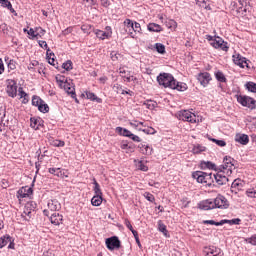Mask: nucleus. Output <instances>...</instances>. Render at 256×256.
Instances as JSON below:
<instances>
[{
  "mask_svg": "<svg viewBox=\"0 0 256 256\" xmlns=\"http://www.w3.org/2000/svg\"><path fill=\"white\" fill-rule=\"evenodd\" d=\"M157 82L159 85H162V87H165V89L168 87L169 89H176V91H187V84L176 81L173 74L170 73L159 74V76H157Z\"/></svg>",
  "mask_w": 256,
  "mask_h": 256,
  "instance_id": "obj_1",
  "label": "nucleus"
},
{
  "mask_svg": "<svg viewBox=\"0 0 256 256\" xmlns=\"http://www.w3.org/2000/svg\"><path fill=\"white\" fill-rule=\"evenodd\" d=\"M1 7H11V2L9 0H0Z\"/></svg>",
  "mask_w": 256,
  "mask_h": 256,
  "instance_id": "obj_59",
  "label": "nucleus"
},
{
  "mask_svg": "<svg viewBox=\"0 0 256 256\" xmlns=\"http://www.w3.org/2000/svg\"><path fill=\"white\" fill-rule=\"evenodd\" d=\"M133 235H134L135 241H136L139 249H142L143 246L141 245V241L139 240V233L137 231H133Z\"/></svg>",
  "mask_w": 256,
  "mask_h": 256,
  "instance_id": "obj_53",
  "label": "nucleus"
},
{
  "mask_svg": "<svg viewBox=\"0 0 256 256\" xmlns=\"http://www.w3.org/2000/svg\"><path fill=\"white\" fill-rule=\"evenodd\" d=\"M179 121H187L188 123H197V116L188 110H181L178 113Z\"/></svg>",
  "mask_w": 256,
  "mask_h": 256,
  "instance_id": "obj_6",
  "label": "nucleus"
},
{
  "mask_svg": "<svg viewBox=\"0 0 256 256\" xmlns=\"http://www.w3.org/2000/svg\"><path fill=\"white\" fill-rule=\"evenodd\" d=\"M199 208L203 211H209L211 209H215V201L213 200H204L199 203Z\"/></svg>",
  "mask_w": 256,
  "mask_h": 256,
  "instance_id": "obj_16",
  "label": "nucleus"
},
{
  "mask_svg": "<svg viewBox=\"0 0 256 256\" xmlns=\"http://www.w3.org/2000/svg\"><path fill=\"white\" fill-rule=\"evenodd\" d=\"M94 193L95 195L103 196V192L101 191V186L97 183V180L94 179Z\"/></svg>",
  "mask_w": 256,
  "mask_h": 256,
  "instance_id": "obj_39",
  "label": "nucleus"
},
{
  "mask_svg": "<svg viewBox=\"0 0 256 256\" xmlns=\"http://www.w3.org/2000/svg\"><path fill=\"white\" fill-rule=\"evenodd\" d=\"M47 207L49 211H60L61 203H59V200L57 199H52L48 201Z\"/></svg>",
  "mask_w": 256,
  "mask_h": 256,
  "instance_id": "obj_18",
  "label": "nucleus"
},
{
  "mask_svg": "<svg viewBox=\"0 0 256 256\" xmlns=\"http://www.w3.org/2000/svg\"><path fill=\"white\" fill-rule=\"evenodd\" d=\"M138 147L143 155H153V147L145 144H140Z\"/></svg>",
  "mask_w": 256,
  "mask_h": 256,
  "instance_id": "obj_23",
  "label": "nucleus"
},
{
  "mask_svg": "<svg viewBox=\"0 0 256 256\" xmlns=\"http://www.w3.org/2000/svg\"><path fill=\"white\" fill-rule=\"evenodd\" d=\"M197 79L202 87H207L213 78H211V74L209 72H201L198 74Z\"/></svg>",
  "mask_w": 256,
  "mask_h": 256,
  "instance_id": "obj_12",
  "label": "nucleus"
},
{
  "mask_svg": "<svg viewBox=\"0 0 256 256\" xmlns=\"http://www.w3.org/2000/svg\"><path fill=\"white\" fill-rule=\"evenodd\" d=\"M235 159H233L231 156H225L223 159V165L220 166V171H225L226 175H231L233 173V167H235Z\"/></svg>",
  "mask_w": 256,
  "mask_h": 256,
  "instance_id": "obj_4",
  "label": "nucleus"
},
{
  "mask_svg": "<svg viewBox=\"0 0 256 256\" xmlns=\"http://www.w3.org/2000/svg\"><path fill=\"white\" fill-rule=\"evenodd\" d=\"M247 197H251L253 199H256V191L254 189H249L246 191Z\"/></svg>",
  "mask_w": 256,
  "mask_h": 256,
  "instance_id": "obj_56",
  "label": "nucleus"
},
{
  "mask_svg": "<svg viewBox=\"0 0 256 256\" xmlns=\"http://www.w3.org/2000/svg\"><path fill=\"white\" fill-rule=\"evenodd\" d=\"M226 171L220 170L216 174H213V183H217V185H227L229 183V178L225 176Z\"/></svg>",
  "mask_w": 256,
  "mask_h": 256,
  "instance_id": "obj_8",
  "label": "nucleus"
},
{
  "mask_svg": "<svg viewBox=\"0 0 256 256\" xmlns=\"http://www.w3.org/2000/svg\"><path fill=\"white\" fill-rule=\"evenodd\" d=\"M17 82L15 80H7L6 93L8 97L15 99L17 97Z\"/></svg>",
  "mask_w": 256,
  "mask_h": 256,
  "instance_id": "obj_9",
  "label": "nucleus"
},
{
  "mask_svg": "<svg viewBox=\"0 0 256 256\" xmlns=\"http://www.w3.org/2000/svg\"><path fill=\"white\" fill-rule=\"evenodd\" d=\"M0 31H2V33L4 35H7L8 31H9V28L7 27V24L3 23L0 25Z\"/></svg>",
  "mask_w": 256,
  "mask_h": 256,
  "instance_id": "obj_57",
  "label": "nucleus"
},
{
  "mask_svg": "<svg viewBox=\"0 0 256 256\" xmlns=\"http://www.w3.org/2000/svg\"><path fill=\"white\" fill-rule=\"evenodd\" d=\"M103 203V196L101 195H94L91 199V204L93 207H99Z\"/></svg>",
  "mask_w": 256,
  "mask_h": 256,
  "instance_id": "obj_26",
  "label": "nucleus"
},
{
  "mask_svg": "<svg viewBox=\"0 0 256 256\" xmlns=\"http://www.w3.org/2000/svg\"><path fill=\"white\" fill-rule=\"evenodd\" d=\"M204 256H223V252L217 246H205L203 248Z\"/></svg>",
  "mask_w": 256,
  "mask_h": 256,
  "instance_id": "obj_11",
  "label": "nucleus"
},
{
  "mask_svg": "<svg viewBox=\"0 0 256 256\" xmlns=\"http://www.w3.org/2000/svg\"><path fill=\"white\" fill-rule=\"evenodd\" d=\"M116 133H118V135H121L122 137H128L129 139L134 141V143H141V138L131 133V131L127 130L126 128L118 126L116 127Z\"/></svg>",
  "mask_w": 256,
  "mask_h": 256,
  "instance_id": "obj_5",
  "label": "nucleus"
},
{
  "mask_svg": "<svg viewBox=\"0 0 256 256\" xmlns=\"http://www.w3.org/2000/svg\"><path fill=\"white\" fill-rule=\"evenodd\" d=\"M203 224L204 225H215L216 227H219V226L223 225V220H221L220 222H216L215 220H204Z\"/></svg>",
  "mask_w": 256,
  "mask_h": 256,
  "instance_id": "obj_41",
  "label": "nucleus"
},
{
  "mask_svg": "<svg viewBox=\"0 0 256 256\" xmlns=\"http://www.w3.org/2000/svg\"><path fill=\"white\" fill-rule=\"evenodd\" d=\"M203 151H207V148L201 144L195 145L192 149L194 155H199V153H203Z\"/></svg>",
  "mask_w": 256,
  "mask_h": 256,
  "instance_id": "obj_32",
  "label": "nucleus"
},
{
  "mask_svg": "<svg viewBox=\"0 0 256 256\" xmlns=\"http://www.w3.org/2000/svg\"><path fill=\"white\" fill-rule=\"evenodd\" d=\"M192 177L197 180V183H205L208 187L213 185V173L196 171L192 173Z\"/></svg>",
  "mask_w": 256,
  "mask_h": 256,
  "instance_id": "obj_2",
  "label": "nucleus"
},
{
  "mask_svg": "<svg viewBox=\"0 0 256 256\" xmlns=\"http://www.w3.org/2000/svg\"><path fill=\"white\" fill-rule=\"evenodd\" d=\"M217 39H214L211 43L212 47H214V49H221L225 52L229 51V46H227V42H224L221 37H217Z\"/></svg>",
  "mask_w": 256,
  "mask_h": 256,
  "instance_id": "obj_14",
  "label": "nucleus"
},
{
  "mask_svg": "<svg viewBox=\"0 0 256 256\" xmlns=\"http://www.w3.org/2000/svg\"><path fill=\"white\" fill-rule=\"evenodd\" d=\"M39 45L42 49H45L47 51L46 53V57H49V52L51 51V49L49 48V46L47 45V42L46 41H43V40H40L39 42Z\"/></svg>",
  "mask_w": 256,
  "mask_h": 256,
  "instance_id": "obj_44",
  "label": "nucleus"
},
{
  "mask_svg": "<svg viewBox=\"0 0 256 256\" xmlns=\"http://www.w3.org/2000/svg\"><path fill=\"white\" fill-rule=\"evenodd\" d=\"M57 177L60 179H67L69 177V173L65 169H61L60 172L57 174Z\"/></svg>",
  "mask_w": 256,
  "mask_h": 256,
  "instance_id": "obj_49",
  "label": "nucleus"
},
{
  "mask_svg": "<svg viewBox=\"0 0 256 256\" xmlns=\"http://www.w3.org/2000/svg\"><path fill=\"white\" fill-rule=\"evenodd\" d=\"M131 29H133L134 33H140L141 24H139L138 22H134L133 27Z\"/></svg>",
  "mask_w": 256,
  "mask_h": 256,
  "instance_id": "obj_55",
  "label": "nucleus"
},
{
  "mask_svg": "<svg viewBox=\"0 0 256 256\" xmlns=\"http://www.w3.org/2000/svg\"><path fill=\"white\" fill-rule=\"evenodd\" d=\"M229 208V202L227 201V198L223 195H218L214 199V209H228Z\"/></svg>",
  "mask_w": 256,
  "mask_h": 256,
  "instance_id": "obj_10",
  "label": "nucleus"
},
{
  "mask_svg": "<svg viewBox=\"0 0 256 256\" xmlns=\"http://www.w3.org/2000/svg\"><path fill=\"white\" fill-rule=\"evenodd\" d=\"M50 222L52 223V225H61L63 224V215L55 212L50 216Z\"/></svg>",
  "mask_w": 256,
  "mask_h": 256,
  "instance_id": "obj_19",
  "label": "nucleus"
},
{
  "mask_svg": "<svg viewBox=\"0 0 256 256\" xmlns=\"http://www.w3.org/2000/svg\"><path fill=\"white\" fill-rule=\"evenodd\" d=\"M215 78L219 81V83H227V78L225 77V74H223L219 70L215 72Z\"/></svg>",
  "mask_w": 256,
  "mask_h": 256,
  "instance_id": "obj_34",
  "label": "nucleus"
},
{
  "mask_svg": "<svg viewBox=\"0 0 256 256\" xmlns=\"http://www.w3.org/2000/svg\"><path fill=\"white\" fill-rule=\"evenodd\" d=\"M144 197L150 203H154V201H155V196L153 194H151L150 192H145Z\"/></svg>",
  "mask_w": 256,
  "mask_h": 256,
  "instance_id": "obj_50",
  "label": "nucleus"
},
{
  "mask_svg": "<svg viewBox=\"0 0 256 256\" xmlns=\"http://www.w3.org/2000/svg\"><path fill=\"white\" fill-rule=\"evenodd\" d=\"M125 225H126L127 229H129V231H131L132 235H133V231H137V230L133 229V225H131V222L128 219L125 220Z\"/></svg>",
  "mask_w": 256,
  "mask_h": 256,
  "instance_id": "obj_58",
  "label": "nucleus"
},
{
  "mask_svg": "<svg viewBox=\"0 0 256 256\" xmlns=\"http://www.w3.org/2000/svg\"><path fill=\"white\" fill-rule=\"evenodd\" d=\"M68 95H71V97H75V87L71 86L69 82H67L63 87H62Z\"/></svg>",
  "mask_w": 256,
  "mask_h": 256,
  "instance_id": "obj_28",
  "label": "nucleus"
},
{
  "mask_svg": "<svg viewBox=\"0 0 256 256\" xmlns=\"http://www.w3.org/2000/svg\"><path fill=\"white\" fill-rule=\"evenodd\" d=\"M235 141L240 143V145H247L249 143V136L246 134H236Z\"/></svg>",
  "mask_w": 256,
  "mask_h": 256,
  "instance_id": "obj_21",
  "label": "nucleus"
},
{
  "mask_svg": "<svg viewBox=\"0 0 256 256\" xmlns=\"http://www.w3.org/2000/svg\"><path fill=\"white\" fill-rule=\"evenodd\" d=\"M8 69L15 71V69H17V62H15V60H10L8 62Z\"/></svg>",
  "mask_w": 256,
  "mask_h": 256,
  "instance_id": "obj_52",
  "label": "nucleus"
},
{
  "mask_svg": "<svg viewBox=\"0 0 256 256\" xmlns=\"http://www.w3.org/2000/svg\"><path fill=\"white\" fill-rule=\"evenodd\" d=\"M62 69H65V71H71V69H73V62L71 60H67L62 64Z\"/></svg>",
  "mask_w": 256,
  "mask_h": 256,
  "instance_id": "obj_42",
  "label": "nucleus"
},
{
  "mask_svg": "<svg viewBox=\"0 0 256 256\" xmlns=\"http://www.w3.org/2000/svg\"><path fill=\"white\" fill-rule=\"evenodd\" d=\"M222 223H223V225H225L226 223L228 225H240L241 219H239V218H234L232 220L224 219V220H222Z\"/></svg>",
  "mask_w": 256,
  "mask_h": 256,
  "instance_id": "obj_37",
  "label": "nucleus"
},
{
  "mask_svg": "<svg viewBox=\"0 0 256 256\" xmlns=\"http://www.w3.org/2000/svg\"><path fill=\"white\" fill-rule=\"evenodd\" d=\"M30 195H33V188L29 186H23L17 191V198L18 199H25L26 197H29Z\"/></svg>",
  "mask_w": 256,
  "mask_h": 256,
  "instance_id": "obj_13",
  "label": "nucleus"
},
{
  "mask_svg": "<svg viewBox=\"0 0 256 256\" xmlns=\"http://www.w3.org/2000/svg\"><path fill=\"white\" fill-rule=\"evenodd\" d=\"M148 31H152L153 33H160V31H162L161 25L150 23L148 24Z\"/></svg>",
  "mask_w": 256,
  "mask_h": 256,
  "instance_id": "obj_29",
  "label": "nucleus"
},
{
  "mask_svg": "<svg viewBox=\"0 0 256 256\" xmlns=\"http://www.w3.org/2000/svg\"><path fill=\"white\" fill-rule=\"evenodd\" d=\"M54 147H65V141L62 140H55Z\"/></svg>",
  "mask_w": 256,
  "mask_h": 256,
  "instance_id": "obj_61",
  "label": "nucleus"
},
{
  "mask_svg": "<svg viewBox=\"0 0 256 256\" xmlns=\"http://www.w3.org/2000/svg\"><path fill=\"white\" fill-rule=\"evenodd\" d=\"M43 102V99H41L39 96H33L32 98V105L34 107H39V105H41Z\"/></svg>",
  "mask_w": 256,
  "mask_h": 256,
  "instance_id": "obj_38",
  "label": "nucleus"
},
{
  "mask_svg": "<svg viewBox=\"0 0 256 256\" xmlns=\"http://www.w3.org/2000/svg\"><path fill=\"white\" fill-rule=\"evenodd\" d=\"M139 131H142V133H146V135H155L157 131L153 127H148L146 129H139Z\"/></svg>",
  "mask_w": 256,
  "mask_h": 256,
  "instance_id": "obj_43",
  "label": "nucleus"
},
{
  "mask_svg": "<svg viewBox=\"0 0 256 256\" xmlns=\"http://www.w3.org/2000/svg\"><path fill=\"white\" fill-rule=\"evenodd\" d=\"M105 243L109 251H115V249H121V240H119V237L117 236H112L110 238H107Z\"/></svg>",
  "mask_w": 256,
  "mask_h": 256,
  "instance_id": "obj_7",
  "label": "nucleus"
},
{
  "mask_svg": "<svg viewBox=\"0 0 256 256\" xmlns=\"http://www.w3.org/2000/svg\"><path fill=\"white\" fill-rule=\"evenodd\" d=\"M237 13L242 15V17H245V15H247V6H239L237 9Z\"/></svg>",
  "mask_w": 256,
  "mask_h": 256,
  "instance_id": "obj_51",
  "label": "nucleus"
},
{
  "mask_svg": "<svg viewBox=\"0 0 256 256\" xmlns=\"http://www.w3.org/2000/svg\"><path fill=\"white\" fill-rule=\"evenodd\" d=\"M18 95L20 99H24L23 103H25V101L27 100V97H29V95H27V93L23 91V87L18 88Z\"/></svg>",
  "mask_w": 256,
  "mask_h": 256,
  "instance_id": "obj_47",
  "label": "nucleus"
},
{
  "mask_svg": "<svg viewBox=\"0 0 256 256\" xmlns=\"http://www.w3.org/2000/svg\"><path fill=\"white\" fill-rule=\"evenodd\" d=\"M55 79L56 83L59 85V87H61V89H63L64 85L67 84V79L63 75H57Z\"/></svg>",
  "mask_w": 256,
  "mask_h": 256,
  "instance_id": "obj_30",
  "label": "nucleus"
},
{
  "mask_svg": "<svg viewBox=\"0 0 256 256\" xmlns=\"http://www.w3.org/2000/svg\"><path fill=\"white\" fill-rule=\"evenodd\" d=\"M210 141L218 145V147H225L227 145V142H225V140H217L215 138H210Z\"/></svg>",
  "mask_w": 256,
  "mask_h": 256,
  "instance_id": "obj_48",
  "label": "nucleus"
},
{
  "mask_svg": "<svg viewBox=\"0 0 256 256\" xmlns=\"http://www.w3.org/2000/svg\"><path fill=\"white\" fill-rule=\"evenodd\" d=\"M233 61L235 65H238V67H241L242 69L247 65V58L241 56V54L233 55Z\"/></svg>",
  "mask_w": 256,
  "mask_h": 256,
  "instance_id": "obj_17",
  "label": "nucleus"
},
{
  "mask_svg": "<svg viewBox=\"0 0 256 256\" xmlns=\"http://www.w3.org/2000/svg\"><path fill=\"white\" fill-rule=\"evenodd\" d=\"M48 173H50L51 175H55V177H57V174L61 173V168H49Z\"/></svg>",
  "mask_w": 256,
  "mask_h": 256,
  "instance_id": "obj_54",
  "label": "nucleus"
},
{
  "mask_svg": "<svg viewBox=\"0 0 256 256\" xmlns=\"http://www.w3.org/2000/svg\"><path fill=\"white\" fill-rule=\"evenodd\" d=\"M95 35L98 39H101L102 41L111 37V34L109 32H105L102 30H96Z\"/></svg>",
  "mask_w": 256,
  "mask_h": 256,
  "instance_id": "obj_27",
  "label": "nucleus"
},
{
  "mask_svg": "<svg viewBox=\"0 0 256 256\" xmlns=\"http://www.w3.org/2000/svg\"><path fill=\"white\" fill-rule=\"evenodd\" d=\"M245 87L247 89V91H249L250 93H256V83L255 82H247L245 84Z\"/></svg>",
  "mask_w": 256,
  "mask_h": 256,
  "instance_id": "obj_36",
  "label": "nucleus"
},
{
  "mask_svg": "<svg viewBox=\"0 0 256 256\" xmlns=\"http://www.w3.org/2000/svg\"><path fill=\"white\" fill-rule=\"evenodd\" d=\"M38 110L40 113H49V105L44 101L41 105H39Z\"/></svg>",
  "mask_w": 256,
  "mask_h": 256,
  "instance_id": "obj_45",
  "label": "nucleus"
},
{
  "mask_svg": "<svg viewBox=\"0 0 256 256\" xmlns=\"http://www.w3.org/2000/svg\"><path fill=\"white\" fill-rule=\"evenodd\" d=\"M86 98L89 99L90 101H96V103H103V99L97 97L95 93L86 91L85 92Z\"/></svg>",
  "mask_w": 256,
  "mask_h": 256,
  "instance_id": "obj_25",
  "label": "nucleus"
},
{
  "mask_svg": "<svg viewBox=\"0 0 256 256\" xmlns=\"http://www.w3.org/2000/svg\"><path fill=\"white\" fill-rule=\"evenodd\" d=\"M199 167L203 171H205L207 169H209L210 171H217V165L211 161L202 160V161H200Z\"/></svg>",
  "mask_w": 256,
  "mask_h": 256,
  "instance_id": "obj_15",
  "label": "nucleus"
},
{
  "mask_svg": "<svg viewBox=\"0 0 256 256\" xmlns=\"http://www.w3.org/2000/svg\"><path fill=\"white\" fill-rule=\"evenodd\" d=\"M241 187H243L241 180L240 179L234 180L231 184L232 193H237V191H241Z\"/></svg>",
  "mask_w": 256,
  "mask_h": 256,
  "instance_id": "obj_24",
  "label": "nucleus"
},
{
  "mask_svg": "<svg viewBox=\"0 0 256 256\" xmlns=\"http://www.w3.org/2000/svg\"><path fill=\"white\" fill-rule=\"evenodd\" d=\"M101 1V5L102 7H109V5H111V2H109V0H100Z\"/></svg>",
  "mask_w": 256,
  "mask_h": 256,
  "instance_id": "obj_64",
  "label": "nucleus"
},
{
  "mask_svg": "<svg viewBox=\"0 0 256 256\" xmlns=\"http://www.w3.org/2000/svg\"><path fill=\"white\" fill-rule=\"evenodd\" d=\"M235 97L242 107H247L252 111L256 109V100L253 97L241 94H237Z\"/></svg>",
  "mask_w": 256,
  "mask_h": 256,
  "instance_id": "obj_3",
  "label": "nucleus"
},
{
  "mask_svg": "<svg viewBox=\"0 0 256 256\" xmlns=\"http://www.w3.org/2000/svg\"><path fill=\"white\" fill-rule=\"evenodd\" d=\"M155 49H156L157 53H160V55H165V45H163L161 43H156Z\"/></svg>",
  "mask_w": 256,
  "mask_h": 256,
  "instance_id": "obj_40",
  "label": "nucleus"
},
{
  "mask_svg": "<svg viewBox=\"0 0 256 256\" xmlns=\"http://www.w3.org/2000/svg\"><path fill=\"white\" fill-rule=\"evenodd\" d=\"M135 166L140 170V171H149V167L143 163L142 160H134Z\"/></svg>",
  "mask_w": 256,
  "mask_h": 256,
  "instance_id": "obj_31",
  "label": "nucleus"
},
{
  "mask_svg": "<svg viewBox=\"0 0 256 256\" xmlns=\"http://www.w3.org/2000/svg\"><path fill=\"white\" fill-rule=\"evenodd\" d=\"M9 241H11V236L5 235L0 238V249H3V247L7 246Z\"/></svg>",
  "mask_w": 256,
  "mask_h": 256,
  "instance_id": "obj_33",
  "label": "nucleus"
},
{
  "mask_svg": "<svg viewBox=\"0 0 256 256\" xmlns=\"http://www.w3.org/2000/svg\"><path fill=\"white\" fill-rule=\"evenodd\" d=\"M113 89L114 91H116V93H121L123 90V87L121 86V84H114Z\"/></svg>",
  "mask_w": 256,
  "mask_h": 256,
  "instance_id": "obj_62",
  "label": "nucleus"
},
{
  "mask_svg": "<svg viewBox=\"0 0 256 256\" xmlns=\"http://www.w3.org/2000/svg\"><path fill=\"white\" fill-rule=\"evenodd\" d=\"M36 35H39L41 37V35H45V29L38 27L36 28Z\"/></svg>",
  "mask_w": 256,
  "mask_h": 256,
  "instance_id": "obj_63",
  "label": "nucleus"
},
{
  "mask_svg": "<svg viewBox=\"0 0 256 256\" xmlns=\"http://www.w3.org/2000/svg\"><path fill=\"white\" fill-rule=\"evenodd\" d=\"M246 242L250 243V245H256V235H253L252 237L247 238Z\"/></svg>",
  "mask_w": 256,
  "mask_h": 256,
  "instance_id": "obj_60",
  "label": "nucleus"
},
{
  "mask_svg": "<svg viewBox=\"0 0 256 256\" xmlns=\"http://www.w3.org/2000/svg\"><path fill=\"white\" fill-rule=\"evenodd\" d=\"M31 207H33V204L28 203V204H26V206L24 208L22 217L24 218L25 221H29V219H31V211H33V209H31Z\"/></svg>",
  "mask_w": 256,
  "mask_h": 256,
  "instance_id": "obj_22",
  "label": "nucleus"
},
{
  "mask_svg": "<svg viewBox=\"0 0 256 256\" xmlns=\"http://www.w3.org/2000/svg\"><path fill=\"white\" fill-rule=\"evenodd\" d=\"M144 105L147 107V109L153 110L155 107H157V102L152 101V100H147L144 102Z\"/></svg>",
  "mask_w": 256,
  "mask_h": 256,
  "instance_id": "obj_46",
  "label": "nucleus"
},
{
  "mask_svg": "<svg viewBox=\"0 0 256 256\" xmlns=\"http://www.w3.org/2000/svg\"><path fill=\"white\" fill-rule=\"evenodd\" d=\"M158 231H160V233H163L165 237H167V233H169L167 231V226L161 220L158 221Z\"/></svg>",
  "mask_w": 256,
  "mask_h": 256,
  "instance_id": "obj_35",
  "label": "nucleus"
},
{
  "mask_svg": "<svg viewBox=\"0 0 256 256\" xmlns=\"http://www.w3.org/2000/svg\"><path fill=\"white\" fill-rule=\"evenodd\" d=\"M30 127L35 131H38L40 127H43V120L41 118H31L30 119Z\"/></svg>",
  "mask_w": 256,
  "mask_h": 256,
  "instance_id": "obj_20",
  "label": "nucleus"
}]
</instances>
